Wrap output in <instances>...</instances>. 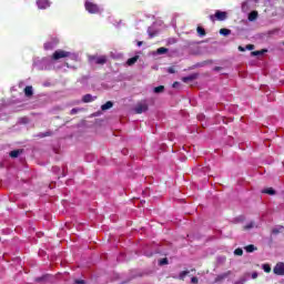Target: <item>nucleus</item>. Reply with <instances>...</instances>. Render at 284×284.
<instances>
[{"label":"nucleus","instance_id":"f257e3e1","mask_svg":"<svg viewBox=\"0 0 284 284\" xmlns=\"http://www.w3.org/2000/svg\"><path fill=\"white\" fill-rule=\"evenodd\" d=\"M84 8L90 14H99V12H101V8L99 7V4L94 3L91 0H87L84 2Z\"/></svg>","mask_w":284,"mask_h":284},{"label":"nucleus","instance_id":"f03ea898","mask_svg":"<svg viewBox=\"0 0 284 284\" xmlns=\"http://www.w3.org/2000/svg\"><path fill=\"white\" fill-rule=\"evenodd\" d=\"M211 21H225L227 19V12L225 11H216L215 14L210 16Z\"/></svg>","mask_w":284,"mask_h":284},{"label":"nucleus","instance_id":"7ed1b4c3","mask_svg":"<svg viewBox=\"0 0 284 284\" xmlns=\"http://www.w3.org/2000/svg\"><path fill=\"white\" fill-rule=\"evenodd\" d=\"M89 60L95 63V65H105V63H108V57L105 55H101V57L91 55Z\"/></svg>","mask_w":284,"mask_h":284},{"label":"nucleus","instance_id":"20e7f679","mask_svg":"<svg viewBox=\"0 0 284 284\" xmlns=\"http://www.w3.org/2000/svg\"><path fill=\"white\" fill-rule=\"evenodd\" d=\"M68 57H70V52L64 50H57L52 54L53 61H59V59H68Z\"/></svg>","mask_w":284,"mask_h":284},{"label":"nucleus","instance_id":"39448f33","mask_svg":"<svg viewBox=\"0 0 284 284\" xmlns=\"http://www.w3.org/2000/svg\"><path fill=\"white\" fill-rule=\"evenodd\" d=\"M273 273L276 274V276H284V263H277L273 268Z\"/></svg>","mask_w":284,"mask_h":284},{"label":"nucleus","instance_id":"423d86ee","mask_svg":"<svg viewBox=\"0 0 284 284\" xmlns=\"http://www.w3.org/2000/svg\"><path fill=\"white\" fill-rule=\"evenodd\" d=\"M230 276H232V271H227L225 273L219 274L215 277L214 283H223V281H225V278H229Z\"/></svg>","mask_w":284,"mask_h":284},{"label":"nucleus","instance_id":"0eeeda50","mask_svg":"<svg viewBox=\"0 0 284 284\" xmlns=\"http://www.w3.org/2000/svg\"><path fill=\"white\" fill-rule=\"evenodd\" d=\"M135 114H143V112H148V104L140 103L134 108Z\"/></svg>","mask_w":284,"mask_h":284},{"label":"nucleus","instance_id":"6e6552de","mask_svg":"<svg viewBox=\"0 0 284 284\" xmlns=\"http://www.w3.org/2000/svg\"><path fill=\"white\" fill-rule=\"evenodd\" d=\"M37 6L39 10H47V8H50V0H38Z\"/></svg>","mask_w":284,"mask_h":284},{"label":"nucleus","instance_id":"1a4fd4ad","mask_svg":"<svg viewBox=\"0 0 284 284\" xmlns=\"http://www.w3.org/2000/svg\"><path fill=\"white\" fill-rule=\"evenodd\" d=\"M196 79H199V73H193L191 75L183 77L182 81H183V83H190L192 81H196Z\"/></svg>","mask_w":284,"mask_h":284},{"label":"nucleus","instance_id":"9d476101","mask_svg":"<svg viewBox=\"0 0 284 284\" xmlns=\"http://www.w3.org/2000/svg\"><path fill=\"white\" fill-rule=\"evenodd\" d=\"M19 154H23V150L19 149V150H13L9 153L11 159H18Z\"/></svg>","mask_w":284,"mask_h":284},{"label":"nucleus","instance_id":"9b49d317","mask_svg":"<svg viewBox=\"0 0 284 284\" xmlns=\"http://www.w3.org/2000/svg\"><path fill=\"white\" fill-rule=\"evenodd\" d=\"M258 19V11H251L248 13V21H256Z\"/></svg>","mask_w":284,"mask_h":284},{"label":"nucleus","instance_id":"f8f14e48","mask_svg":"<svg viewBox=\"0 0 284 284\" xmlns=\"http://www.w3.org/2000/svg\"><path fill=\"white\" fill-rule=\"evenodd\" d=\"M24 94L28 98H30V97H32V94H34V91L32 90V85H28L24 88Z\"/></svg>","mask_w":284,"mask_h":284},{"label":"nucleus","instance_id":"ddd939ff","mask_svg":"<svg viewBox=\"0 0 284 284\" xmlns=\"http://www.w3.org/2000/svg\"><path fill=\"white\" fill-rule=\"evenodd\" d=\"M114 103L112 101H108L105 104L101 105V110L103 112H105V110H110L111 108H113Z\"/></svg>","mask_w":284,"mask_h":284},{"label":"nucleus","instance_id":"4468645a","mask_svg":"<svg viewBox=\"0 0 284 284\" xmlns=\"http://www.w3.org/2000/svg\"><path fill=\"white\" fill-rule=\"evenodd\" d=\"M82 101H83V103H92V101H94V99L92 98V94L88 93V94L83 95Z\"/></svg>","mask_w":284,"mask_h":284},{"label":"nucleus","instance_id":"2eb2a0df","mask_svg":"<svg viewBox=\"0 0 284 284\" xmlns=\"http://www.w3.org/2000/svg\"><path fill=\"white\" fill-rule=\"evenodd\" d=\"M265 52H267V49H262L260 51H252L251 55L252 57H262V54H264Z\"/></svg>","mask_w":284,"mask_h":284},{"label":"nucleus","instance_id":"dca6fc26","mask_svg":"<svg viewBox=\"0 0 284 284\" xmlns=\"http://www.w3.org/2000/svg\"><path fill=\"white\" fill-rule=\"evenodd\" d=\"M136 61H139V55H134L133 58H130L126 61V65H134V63H136Z\"/></svg>","mask_w":284,"mask_h":284},{"label":"nucleus","instance_id":"f3484780","mask_svg":"<svg viewBox=\"0 0 284 284\" xmlns=\"http://www.w3.org/2000/svg\"><path fill=\"white\" fill-rule=\"evenodd\" d=\"M263 194H270L271 196H274V194H276V191L272 187H268V189H264L262 191Z\"/></svg>","mask_w":284,"mask_h":284},{"label":"nucleus","instance_id":"a211bd4d","mask_svg":"<svg viewBox=\"0 0 284 284\" xmlns=\"http://www.w3.org/2000/svg\"><path fill=\"white\" fill-rule=\"evenodd\" d=\"M164 91H165L164 85H159L153 89V92H155V94H161V92H164Z\"/></svg>","mask_w":284,"mask_h":284},{"label":"nucleus","instance_id":"6ab92c4d","mask_svg":"<svg viewBox=\"0 0 284 284\" xmlns=\"http://www.w3.org/2000/svg\"><path fill=\"white\" fill-rule=\"evenodd\" d=\"M196 32L200 37H205L207 33L205 32V29L203 27H197Z\"/></svg>","mask_w":284,"mask_h":284},{"label":"nucleus","instance_id":"aec40b11","mask_svg":"<svg viewBox=\"0 0 284 284\" xmlns=\"http://www.w3.org/2000/svg\"><path fill=\"white\" fill-rule=\"evenodd\" d=\"M220 34L227 37L229 34H232V30L223 28L220 30Z\"/></svg>","mask_w":284,"mask_h":284},{"label":"nucleus","instance_id":"412c9836","mask_svg":"<svg viewBox=\"0 0 284 284\" xmlns=\"http://www.w3.org/2000/svg\"><path fill=\"white\" fill-rule=\"evenodd\" d=\"M244 250L245 252H248V253L256 252V246H254L253 244H250L245 246Z\"/></svg>","mask_w":284,"mask_h":284},{"label":"nucleus","instance_id":"4be33fe9","mask_svg":"<svg viewBox=\"0 0 284 284\" xmlns=\"http://www.w3.org/2000/svg\"><path fill=\"white\" fill-rule=\"evenodd\" d=\"M187 274H190V271H182V272L179 274V280H180V281H185V276H187Z\"/></svg>","mask_w":284,"mask_h":284},{"label":"nucleus","instance_id":"5701e85b","mask_svg":"<svg viewBox=\"0 0 284 284\" xmlns=\"http://www.w3.org/2000/svg\"><path fill=\"white\" fill-rule=\"evenodd\" d=\"M262 270H264L266 274H270V272H272V266H270V264H263Z\"/></svg>","mask_w":284,"mask_h":284},{"label":"nucleus","instance_id":"b1692460","mask_svg":"<svg viewBox=\"0 0 284 284\" xmlns=\"http://www.w3.org/2000/svg\"><path fill=\"white\" fill-rule=\"evenodd\" d=\"M166 52H168V48L165 47H161L156 50L158 54H166Z\"/></svg>","mask_w":284,"mask_h":284},{"label":"nucleus","instance_id":"393cba45","mask_svg":"<svg viewBox=\"0 0 284 284\" xmlns=\"http://www.w3.org/2000/svg\"><path fill=\"white\" fill-rule=\"evenodd\" d=\"M284 227L283 226H280V227H275L272 230V234H281V232H283Z\"/></svg>","mask_w":284,"mask_h":284},{"label":"nucleus","instance_id":"a878e982","mask_svg":"<svg viewBox=\"0 0 284 284\" xmlns=\"http://www.w3.org/2000/svg\"><path fill=\"white\" fill-rule=\"evenodd\" d=\"M253 227H254V222H251V223L244 225V226H243V230H244V231H247V230H252Z\"/></svg>","mask_w":284,"mask_h":284},{"label":"nucleus","instance_id":"bb28decb","mask_svg":"<svg viewBox=\"0 0 284 284\" xmlns=\"http://www.w3.org/2000/svg\"><path fill=\"white\" fill-rule=\"evenodd\" d=\"M234 254L235 256H243V248H235Z\"/></svg>","mask_w":284,"mask_h":284},{"label":"nucleus","instance_id":"cd10ccee","mask_svg":"<svg viewBox=\"0 0 284 284\" xmlns=\"http://www.w3.org/2000/svg\"><path fill=\"white\" fill-rule=\"evenodd\" d=\"M52 48H54V45L51 42L44 43V50H52Z\"/></svg>","mask_w":284,"mask_h":284},{"label":"nucleus","instance_id":"c85d7f7f","mask_svg":"<svg viewBox=\"0 0 284 284\" xmlns=\"http://www.w3.org/2000/svg\"><path fill=\"white\" fill-rule=\"evenodd\" d=\"M168 263H169L168 257H164L159 261V265H168Z\"/></svg>","mask_w":284,"mask_h":284},{"label":"nucleus","instance_id":"c756f323","mask_svg":"<svg viewBox=\"0 0 284 284\" xmlns=\"http://www.w3.org/2000/svg\"><path fill=\"white\" fill-rule=\"evenodd\" d=\"M168 72H169V74H176V69H174V67H170L168 69Z\"/></svg>","mask_w":284,"mask_h":284},{"label":"nucleus","instance_id":"7c9ffc66","mask_svg":"<svg viewBox=\"0 0 284 284\" xmlns=\"http://www.w3.org/2000/svg\"><path fill=\"white\" fill-rule=\"evenodd\" d=\"M191 283L193 284H199V277H192Z\"/></svg>","mask_w":284,"mask_h":284},{"label":"nucleus","instance_id":"2f4dec72","mask_svg":"<svg viewBox=\"0 0 284 284\" xmlns=\"http://www.w3.org/2000/svg\"><path fill=\"white\" fill-rule=\"evenodd\" d=\"M74 284H85V281H83V280H74Z\"/></svg>","mask_w":284,"mask_h":284},{"label":"nucleus","instance_id":"473e14b6","mask_svg":"<svg viewBox=\"0 0 284 284\" xmlns=\"http://www.w3.org/2000/svg\"><path fill=\"white\" fill-rule=\"evenodd\" d=\"M252 278H253V280L258 278V273H257V272H253V273H252Z\"/></svg>","mask_w":284,"mask_h":284},{"label":"nucleus","instance_id":"72a5a7b5","mask_svg":"<svg viewBox=\"0 0 284 284\" xmlns=\"http://www.w3.org/2000/svg\"><path fill=\"white\" fill-rule=\"evenodd\" d=\"M77 112H79V109H72V110L70 111V114H71V115H74V114H77Z\"/></svg>","mask_w":284,"mask_h":284},{"label":"nucleus","instance_id":"f704fd0d","mask_svg":"<svg viewBox=\"0 0 284 284\" xmlns=\"http://www.w3.org/2000/svg\"><path fill=\"white\" fill-rule=\"evenodd\" d=\"M42 136H52V132L47 131L45 133H42Z\"/></svg>","mask_w":284,"mask_h":284},{"label":"nucleus","instance_id":"c9c22d12","mask_svg":"<svg viewBox=\"0 0 284 284\" xmlns=\"http://www.w3.org/2000/svg\"><path fill=\"white\" fill-rule=\"evenodd\" d=\"M246 50H254V44H247Z\"/></svg>","mask_w":284,"mask_h":284},{"label":"nucleus","instance_id":"e433bc0d","mask_svg":"<svg viewBox=\"0 0 284 284\" xmlns=\"http://www.w3.org/2000/svg\"><path fill=\"white\" fill-rule=\"evenodd\" d=\"M149 37H150V39H154V37H156V33L150 32V33H149Z\"/></svg>","mask_w":284,"mask_h":284},{"label":"nucleus","instance_id":"4c0bfd02","mask_svg":"<svg viewBox=\"0 0 284 284\" xmlns=\"http://www.w3.org/2000/svg\"><path fill=\"white\" fill-rule=\"evenodd\" d=\"M239 51L240 52H245V48H243L242 45L239 47Z\"/></svg>","mask_w":284,"mask_h":284},{"label":"nucleus","instance_id":"58836bf2","mask_svg":"<svg viewBox=\"0 0 284 284\" xmlns=\"http://www.w3.org/2000/svg\"><path fill=\"white\" fill-rule=\"evenodd\" d=\"M141 45H143V41L138 42V47L141 48Z\"/></svg>","mask_w":284,"mask_h":284},{"label":"nucleus","instance_id":"ea45409f","mask_svg":"<svg viewBox=\"0 0 284 284\" xmlns=\"http://www.w3.org/2000/svg\"><path fill=\"white\" fill-rule=\"evenodd\" d=\"M173 88H179V82H174Z\"/></svg>","mask_w":284,"mask_h":284},{"label":"nucleus","instance_id":"a19ab883","mask_svg":"<svg viewBox=\"0 0 284 284\" xmlns=\"http://www.w3.org/2000/svg\"><path fill=\"white\" fill-rule=\"evenodd\" d=\"M214 70L215 72H219V70H221V67H215Z\"/></svg>","mask_w":284,"mask_h":284},{"label":"nucleus","instance_id":"79ce46f5","mask_svg":"<svg viewBox=\"0 0 284 284\" xmlns=\"http://www.w3.org/2000/svg\"><path fill=\"white\" fill-rule=\"evenodd\" d=\"M244 281H239V282H235L234 284H243Z\"/></svg>","mask_w":284,"mask_h":284}]
</instances>
